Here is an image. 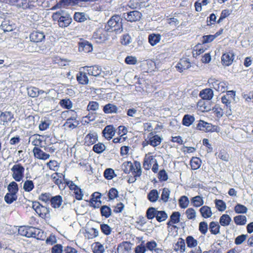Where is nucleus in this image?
I'll use <instances>...</instances> for the list:
<instances>
[{"label": "nucleus", "mask_w": 253, "mask_h": 253, "mask_svg": "<svg viewBox=\"0 0 253 253\" xmlns=\"http://www.w3.org/2000/svg\"><path fill=\"white\" fill-rule=\"evenodd\" d=\"M168 217V214L165 211H158L156 218L157 220L160 222L166 220Z\"/></svg>", "instance_id": "50"}, {"label": "nucleus", "mask_w": 253, "mask_h": 253, "mask_svg": "<svg viewBox=\"0 0 253 253\" xmlns=\"http://www.w3.org/2000/svg\"><path fill=\"white\" fill-rule=\"evenodd\" d=\"M72 22V18L69 14H65L60 16L58 24L61 27H67Z\"/></svg>", "instance_id": "16"}, {"label": "nucleus", "mask_w": 253, "mask_h": 253, "mask_svg": "<svg viewBox=\"0 0 253 253\" xmlns=\"http://www.w3.org/2000/svg\"><path fill=\"white\" fill-rule=\"evenodd\" d=\"M7 190L10 193L16 194L18 191V186L15 181L11 182L7 186Z\"/></svg>", "instance_id": "45"}, {"label": "nucleus", "mask_w": 253, "mask_h": 253, "mask_svg": "<svg viewBox=\"0 0 253 253\" xmlns=\"http://www.w3.org/2000/svg\"><path fill=\"white\" fill-rule=\"evenodd\" d=\"M185 243L184 240L180 238L179 239L177 243L175 244V250L179 251L180 252H183L185 251Z\"/></svg>", "instance_id": "47"}, {"label": "nucleus", "mask_w": 253, "mask_h": 253, "mask_svg": "<svg viewBox=\"0 0 253 253\" xmlns=\"http://www.w3.org/2000/svg\"><path fill=\"white\" fill-rule=\"evenodd\" d=\"M32 208L42 218H46L49 216V209L46 207L42 205L39 202H33Z\"/></svg>", "instance_id": "2"}, {"label": "nucleus", "mask_w": 253, "mask_h": 253, "mask_svg": "<svg viewBox=\"0 0 253 253\" xmlns=\"http://www.w3.org/2000/svg\"><path fill=\"white\" fill-rule=\"evenodd\" d=\"M18 234L21 236L27 237H35L36 232H40L39 230L32 227L21 226L18 228Z\"/></svg>", "instance_id": "4"}, {"label": "nucleus", "mask_w": 253, "mask_h": 253, "mask_svg": "<svg viewBox=\"0 0 253 253\" xmlns=\"http://www.w3.org/2000/svg\"><path fill=\"white\" fill-rule=\"evenodd\" d=\"M51 195L49 193H42L40 195L39 199L45 203L49 204L51 198Z\"/></svg>", "instance_id": "46"}, {"label": "nucleus", "mask_w": 253, "mask_h": 253, "mask_svg": "<svg viewBox=\"0 0 253 253\" xmlns=\"http://www.w3.org/2000/svg\"><path fill=\"white\" fill-rule=\"evenodd\" d=\"M158 211L154 208H149L146 212L147 217L149 219H152L154 217H156V214Z\"/></svg>", "instance_id": "58"}, {"label": "nucleus", "mask_w": 253, "mask_h": 253, "mask_svg": "<svg viewBox=\"0 0 253 253\" xmlns=\"http://www.w3.org/2000/svg\"><path fill=\"white\" fill-rule=\"evenodd\" d=\"M195 121L194 117L190 115H185L182 119V124L186 126H189Z\"/></svg>", "instance_id": "32"}, {"label": "nucleus", "mask_w": 253, "mask_h": 253, "mask_svg": "<svg viewBox=\"0 0 253 253\" xmlns=\"http://www.w3.org/2000/svg\"><path fill=\"white\" fill-rule=\"evenodd\" d=\"M28 95L31 97L38 96V88L36 87L31 86L27 88Z\"/></svg>", "instance_id": "60"}, {"label": "nucleus", "mask_w": 253, "mask_h": 253, "mask_svg": "<svg viewBox=\"0 0 253 253\" xmlns=\"http://www.w3.org/2000/svg\"><path fill=\"white\" fill-rule=\"evenodd\" d=\"M202 216L205 218L210 217L212 215V211L210 207L207 206L202 207L200 209Z\"/></svg>", "instance_id": "26"}, {"label": "nucleus", "mask_w": 253, "mask_h": 253, "mask_svg": "<svg viewBox=\"0 0 253 253\" xmlns=\"http://www.w3.org/2000/svg\"><path fill=\"white\" fill-rule=\"evenodd\" d=\"M131 249V244L128 242H123L117 249L118 253H129Z\"/></svg>", "instance_id": "15"}, {"label": "nucleus", "mask_w": 253, "mask_h": 253, "mask_svg": "<svg viewBox=\"0 0 253 253\" xmlns=\"http://www.w3.org/2000/svg\"><path fill=\"white\" fill-rule=\"evenodd\" d=\"M234 210L236 213H245L247 211V208L245 206L238 204L234 208Z\"/></svg>", "instance_id": "62"}, {"label": "nucleus", "mask_w": 253, "mask_h": 253, "mask_svg": "<svg viewBox=\"0 0 253 253\" xmlns=\"http://www.w3.org/2000/svg\"><path fill=\"white\" fill-rule=\"evenodd\" d=\"M17 199L16 194L7 193L4 196V199L5 202L8 204L12 203Z\"/></svg>", "instance_id": "44"}, {"label": "nucleus", "mask_w": 253, "mask_h": 253, "mask_svg": "<svg viewBox=\"0 0 253 253\" xmlns=\"http://www.w3.org/2000/svg\"><path fill=\"white\" fill-rule=\"evenodd\" d=\"M170 191L167 188H164L163 189L160 201H162L164 203L168 201L169 198Z\"/></svg>", "instance_id": "42"}, {"label": "nucleus", "mask_w": 253, "mask_h": 253, "mask_svg": "<svg viewBox=\"0 0 253 253\" xmlns=\"http://www.w3.org/2000/svg\"><path fill=\"white\" fill-rule=\"evenodd\" d=\"M64 181L66 183L70 189L74 191L76 198L78 200H82L83 199V194L80 188L76 185L71 181H67L66 179H64Z\"/></svg>", "instance_id": "6"}, {"label": "nucleus", "mask_w": 253, "mask_h": 253, "mask_svg": "<svg viewBox=\"0 0 253 253\" xmlns=\"http://www.w3.org/2000/svg\"><path fill=\"white\" fill-rule=\"evenodd\" d=\"M100 212L102 216L108 218L111 215L112 210L108 206H103L100 208Z\"/></svg>", "instance_id": "37"}, {"label": "nucleus", "mask_w": 253, "mask_h": 253, "mask_svg": "<svg viewBox=\"0 0 253 253\" xmlns=\"http://www.w3.org/2000/svg\"><path fill=\"white\" fill-rule=\"evenodd\" d=\"M78 125L79 123L78 121L75 118L73 117L68 119L64 126L69 128L74 129L76 128Z\"/></svg>", "instance_id": "30"}, {"label": "nucleus", "mask_w": 253, "mask_h": 253, "mask_svg": "<svg viewBox=\"0 0 253 253\" xmlns=\"http://www.w3.org/2000/svg\"><path fill=\"white\" fill-rule=\"evenodd\" d=\"M63 200L62 198L60 195H56L52 197L50 204L52 208L54 209L59 208L62 205Z\"/></svg>", "instance_id": "22"}, {"label": "nucleus", "mask_w": 253, "mask_h": 253, "mask_svg": "<svg viewBox=\"0 0 253 253\" xmlns=\"http://www.w3.org/2000/svg\"><path fill=\"white\" fill-rule=\"evenodd\" d=\"M34 188V183L32 180H27L23 184V189L26 192H30Z\"/></svg>", "instance_id": "52"}, {"label": "nucleus", "mask_w": 253, "mask_h": 253, "mask_svg": "<svg viewBox=\"0 0 253 253\" xmlns=\"http://www.w3.org/2000/svg\"><path fill=\"white\" fill-rule=\"evenodd\" d=\"M59 104L61 107L65 109H70L72 108L73 103L68 98L63 99L60 100Z\"/></svg>", "instance_id": "49"}, {"label": "nucleus", "mask_w": 253, "mask_h": 253, "mask_svg": "<svg viewBox=\"0 0 253 253\" xmlns=\"http://www.w3.org/2000/svg\"><path fill=\"white\" fill-rule=\"evenodd\" d=\"M191 203L195 207H200L204 204V200L202 197L196 196L191 199Z\"/></svg>", "instance_id": "34"}, {"label": "nucleus", "mask_w": 253, "mask_h": 253, "mask_svg": "<svg viewBox=\"0 0 253 253\" xmlns=\"http://www.w3.org/2000/svg\"><path fill=\"white\" fill-rule=\"evenodd\" d=\"M220 226L217 222L212 221L210 223L209 229L212 234L217 235L220 233Z\"/></svg>", "instance_id": "27"}, {"label": "nucleus", "mask_w": 253, "mask_h": 253, "mask_svg": "<svg viewBox=\"0 0 253 253\" xmlns=\"http://www.w3.org/2000/svg\"><path fill=\"white\" fill-rule=\"evenodd\" d=\"M92 250L94 253H104L105 252L103 245L99 242H96L92 245Z\"/></svg>", "instance_id": "38"}, {"label": "nucleus", "mask_w": 253, "mask_h": 253, "mask_svg": "<svg viewBox=\"0 0 253 253\" xmlns=\"http://www.w3.org/2000/svg\"><path fill=\"white\" fill-rule=\"evenodd\" d=\"M64 249L61 244H56L53 246L51 249V253H63Z\"/></svg>", "instance_id": "64"}, {"label": "nucleus", "mask_w": 253, "mask_h": 253, "mask_svg": "<svg viewBox=\"0 0 253 253\" xmlns=\"http://www.w3.org/2000/svg\"><path fill=\"white\" fill-rule=\"evenodd\" d=\"M187 217L189 219L194 220L196 216V212L193 208H188L185 211Z\"/></svg>", "instance_id": "57"}, {"label": "nucleus", "mask_w": 253, "mask_h": 253, "mask_svg": "<svg viewBox=\"0 0 253 253\" xmlns=\"http://www.w3.org/2000/svg\"><path fill=\"white\" fill-rule=\"evenodd\" d=\"M103 30H98L94 35V37L96 39L99 40V42H102L107 39L106 34L103 33Z\"/></svg>", "instance_id": "55"}, {"label": "nucleus", "mask_w": 253, "mask_h": 253, "mask_svg": "<svg viewBox=\"0 0 253 253\" xmlns=\"http://www.w3.org/2000/svg\"><path fill=\"white\" fill-rule=\"evenodd\" d=\"M142 16V14L138 11L134 10L123 14V17L127 21L130 22L139 21Z\"/></svg>", "instance_id": "5"}, {"label": "nucleus", "mask_w": 253, "mask_h": 253, "mask_svg": "<svg viewBox=\"0 0 253 253\" xmlns=\"http://www.w3.org/2000/svg\"><path fill=\"white\" fill-rule=\"evenodd\" d=\"M231 218L230 216L226 214H223L219 219V223L221 226H226L230 224Z\"/></svg>", "instance_id": "36"}, {"label": "nucleus", "mask_w": 253, "mask_h": 253, "mask_svg": "<svg viewBox=\"0 0 253 253\" xmlns=\"http://www.w3.org/2000/svg\"><path fill=\"white\" fill-rule=\"evenodd\" d=\"M77 80L80 84H88V79L85 72L81 71L77 75Z\"/></svg>", "instance_id": "23"}, {"label": "nucleus", "mask_w": 253, "mask_h": 253, "mask_svg": "<svg viewBox=\"0 0 253 253\" xmlns=\"http://www.w3.org/2000/svg\"><path fill=\"white\" fill-rule=\"evenodd\" d=\"M13 118V115L10 112L5 111L1 112L0 114V124L6 126L8 122H10Z\"/></svg>", "instance_id": "11"}, {"label": "nucleus", "mask_w": 253, "mask_h": 253, "mask_svg": "<svg viewBox=\"0 0 253 253\" xmlns=\"http://www.w3.org/2000/svg\"><path fill=\"white\" fill-rule=\"evenodd\" d=\"M161 39L160 34H151L148 36V41L152 46H154L159 43Z\"/></svg>", "instance_id": "25"}, {"label": "nucleus", "mask_w": 253, "mask_h": 253, "mask_svg": "<svg viewBox=\"0 0 253 253\" xmlns=\"http://www.w3.org/2000/svg\"><path fill=\"white\" fill-rule=\"evenodd\" d=\"M199 96L203 99L210 100L213 96V92L211 88H206L200 91Z\"/></svg>", "instance_id": "18"}, {"label": "nucleus", "mask_w": 253, "mask_h": 253, "mask_svg": "<svg viewBox=\"0 0 253 253\" xmlns=\"http://www.w3.org/2000/svg\"><path fill=\"white\" fill-rule=\"evenodd\" d=\"M190 164L193 169H197L201 166V161L197 157H193L190 161Z\"/></svg>", "instance_id": "43"}, {"label": "nucleus", "mask_w": 253, "mask_h": 253, "mask_svg": "<svg viewBox=\"0 0 253 253\" xmlns=\"http://www.w3.org/2000/svg\"><path fill=\"white\" fill-rule=\"evenodd\" d=\"M221 102L223 104H225L226 106L227 111L226 114L227 116L231 115V106L230 103L232 100L229 99V98L226 97L225 95L222 96Z\"/></svg>", "instance_id": "31"}, {"label": "nucleus", "mask_w": 253, "mask_h": 253, "mask_svg": "<svg viewBox=\"0 0 253 253\" xmlns=\"http://www.w3.org/2000/svg\"><path fill=\"white\" fill-rule=\"evenodd\" d=\"M154 159L153 156L145 157L143 162V167L145 169L149 170L151 167L152 164L154 163Z\"/></svg>", "instance_id": "33"}, {"label": "nucleus", "mask_w": 253, "mask_h": 253, "mask_svg": "<svg viewBox=\"0 0 253 253\" xmlns=\"http://www.w3.org/2000/svg\"><path fill=\"white\" fill-rule=\"evenodd\" d=\"M197 128L205 131H212V125L203 121H200L197 125Z\"/></svg>", "instance_id": "19"}, {"label": "nucleus", "mask_w": 253, "mask_h": 253, "mask_svg": "<svg viewBox=\"0 0 253 253\" xmlns=\"http://www.w3.org/2000/svg\"><path fill=\"white\" fill-rule=\"evenodd\" d=\"M37 0H18L16 6L21 7L24 10L33 9L36 7V3Z\"/></svg>", "instance_id": "7"}, {"label": "nucleus", "mask_w": 253, "mask_h": 253, "mask_svg": "<svg viewBox=\"0 0 253 253\" xmlns=\"http://www.w3.org/2000/svg\"><path fill=\"white\" fill-rule=\"evenodd\" d=\"M106 149L105 145L101 142L95 144L93 147V151L97 154H100L104 152Z\"/></svg>", "instance_id": "41"}, {"label": "nucleus", "mask_w": 253, "mask_h": 253, "mask_svg": "<svg viewBox=\"0 0 253 253\" xmlns=\"http://www.w3.org/2000/svg\"><path fill=\"white\" fill-rule=\"evenodd\" d=\"M98 140V135L95 132H90L84 138V144L90 146L94 144Z\"/></svg>", "instance_id": "10"}, {"label": "nucleus", "mask_w": 253, "mask_h": 253, "mask_svg": "<svg viewBox=\"0 0 253 253\" xmlns=\"http://www.w3.org/2000/svg\"><path fill=\"white\" fill-rule=\"evenodd\" d=\"M162 140V138L161 136L157 134H154L153 132H151L148 136L147 144L156 147L161 144Z\"/></svg>", "instance_id": "9"}, {"label": "nucleus", "mask_w": 253, "mask_h": 253, "mask_svg": "<svg viewBox=\"0 0 253 253\" xmlns=\"http://www.w3.org/2000/svg\"><path fill=\"white\" fill-rule=\"evenodd\" d=\"M189 203L188 198L185 196H181L179 200V206L182 209L186 208L188 206Z\"/></svg>", "instance_id": "51"}, {"label": "nucleus", "mask_w": 253, "mask_h": 253, "mask_svg": "<svg viewBox=\"0 0 253 253\" xmlns=\"http://www.w3.org/2000/svg\"><path fill=\"white\" fill-rule=\"evenodd\" d=\"M123 19L119 15L113 16L105 26L106 31L120 34L123 31Z\"/></svg>", "instance_id": "1"}, {"label": "nucleus", "mask_w": 253, "mask_h": 253, "mask_svg": "<svg viewBox=\"0 0 253 253\" xmlns=\"http://www.w3.org/2000/svg\"><path fill=\"white\" fill-rule=\"evenodd\" d=\"M30 139L32 140V144L34 146H40L42 143V140L40 138V135L39 134H36L32 135Z\"/></svg>", "instance_id": "53"}, {"label": "nucleus", "mask_w": 253, "mask_h": 253, "mask_svg": "<svg viewBox=\"0 0 253 253\" xmlns=\"http://www.w3.org/2000/svg\"><path fill=\"white\" fill-rule=\"evenodd\" d=\"M34 156L40 160H45L49 158L50 155L44 152L40 148L35 147L33 149Z\"/></svg>", "instance_id": "13"}, {"label": "nucleus", "mask_w": 253, "mask_h": 253, "mask_svg": "<svg viewBox=\"0 0 253 253\" xmlns=\"http://www.w3.org/2000/svg\"><path fill=\"white\" fill-rule=\"evenodd\" d=\"M219 34L216 33L215 35H206L203 37L202 42L203 43H209L213 41L216 37L218 36Z\"/></svg>", "instance_id": "56"}, {"label": "nucleus", "mask_w": 253, "mask_h": 253, "mask_svg": "<svg viewBox=\"0 0 253 253\" xmlns=\"http://www.w3.org/2000/svg\"><path fill=\"white\" fill-rule=\"evenodd\" d=\"M82 69L85 70L89 75L95 77L100 75L102 71L101 67L97 65L82 67L80 69V70H81Z\"/></svg>", "instance_id": "8"}, {"label": "nucleus", "mask_w": 253, "mask_h": 253, "mask_svg": "<svg viewBox=\"0 0 253 253\" xmlns=\"http://www.w3.org/2000/svg\"><path fill=\"white\" fill-rule=\"evenodd\" d=\"M134 169H133L132 172L134 173V177H139L141 175L142 170L141 164L139 162L135 161L133 165Z\"/></svg>", "instance_id": "40"}, {"label": "nucleus", "mask_w": 253, "mask_h": 253, "mask_svg": "<svg viewBox=\"0 0 253 253\" xmlns=\"http://www.w3.org/2000/svg\"><path fill=\"white\" fill-rule=\"evenodd\" d=\"M99 104L96 101H90L87 106L86 109L88 111H95L99 109Z\"/></svg>", "instance_id": "54"}, {"label": "nucleus", "mask_w": 253, "mask_h": 253, "mask_svg": "<svg viewBox=\"0 0 253 253\" xmlns=\"http://www.w3.org/2000/svg\"><path fill=\"white\" fill-rule=\"evenodd\" d=\"M143 5V3L140 0H130L128 6L132 9L140 8Z\"/></svg>", "instance_id": "39"}, {"label": "nucleus", "mask_w": 253, "mask_h": 253, "mask_svg": "<svg viewBox=\"0 0 253 253\" xmlns=\"http://www.w3.org/2000/svg\"><path fill=\"white\" fill-rule=\"evenodd\" d=\"M102 133L105 138L110 140L115 135V132L112 126H107L103 129Z\"/></svg>", "instance_id": "20"}, {"label": "nucleus", "mask_w": 253, "mask_h": 253, "mask_svg": "<svg viewBox=\"0 0 253 253\" xmlns=\"http://www.w3.org/2000/svg\"><path fill=\"white\" fill-rule=\"evenodd\" d=\"M234 220L236 224L243 225L246 223L247 218L245 215H239L234 217Z\"/></svg>", "instance_id": "48"}, {"label": "nucleus", "mask_w": 253, "mask_h": 253, "mask_svg": "<svg viewBox=\"0 0 253 253\" xmlns=\"http://www.w3.org/2000/svg\"><path fill=\"white\" fill-rule=\"evenodd\" d=\"M79 49L80 51L88 53L91 52L93 48L92 44L89 42L84 41L80 43Z\"/></svg>", "instance_id": "21"}, {"label": "nucleus", "mask_w": 253, "mask_h": 253, "mask_svg": "<svg viewBox=\"0 0 253 253\" xmlns=\"http://www.w3.org/2000/svg\"><path fill=\"white\" fill-rule=\"evenodd\" d=\"M159 198V193L156 189H153L151 190L147 195L148 199L153 203L157 202Z\"/></svg>", "instance_id": "28"}, {"label": "nucleus", "mask_w": 253, "mask_h": 253, "mask_svg": "<svg viewBox=\"0 0 253 253\" xmlns=\"http://www.w3.org/2000/svg\"><path fill=\"white\" fill-rule=\"evenodd\" d=\"M115 175L114 170L112 169H107L104 172V177L109 180L113 178Z\"/></svg>", "instance_id": "61"}, {"label": "nucleus", "mask_w": 253, "mask_h": 253, "mask_svg": "<svg viewBox=\"0 0 253 253\" xmlns=\"http://www.w3.org/2000/svg\"><path fill=\"white\" fill-rule=\"evenodd\" d=\"M118 107L112 104L109 103L104 106L103 111L106 114H112L117 113Z\"/></svg>", "instance_id": "29"}, {"label": "nucleus", "mask_w": 253, "mask_h": 253, "mask_svg": "<svg viewBox=\"0 0 253 253\" xmlns=\"http://www.w3.org/2000/svg\"><path fill=\"white\" fill-rule=\"evenodd\" d=\"M234 54L232 52L224 53L221 57V62L223 65L229 66L232 64L234 59Z\"/></svg>", "instance_id": "12"}, {"label": "nucleus", "mask_w": 253, "mask_h": 253, "mask_svg": "<svg viewBox=\"0 0 253 253\" xmlns=\"http://www.w3.org/2000/svg\"><path fill=\"white\" fill-rule=\"evenodd\" d=\"M227 86V83L220 81L215 90L218 92H224L226 90Z\"/></svg>", "instance_id": "59"}, {"label": "nucleus", "mask_w": 253, "mask_h": 253, "mask_svg": "<svg viewBox=\"0 0 253 253\" xmlns=\"http://www.w3.org/2000/svg\"><path fill=\"white\" fill-rule=\"evenodd\" d=\"M122 169L125 173H129L132 172L134 166L132 163L130 162H125L122 165Z\"/></svg>", "instance_id": "35"}, {"label": "nucleus", "mask_w": 253, "mask_h": 253, "mask_svg": "<svg viewBox=\"0 0 253 253\" xmlns=\"http://www.w3.org/2000/svg\"><path fill=\"white\" fill-rule=\"evenodd\" d=\"M191 66L190 62L186 59H181L177 64L175 67L179 72H182L184 70L189 68Z\"/></svg>", "instance_id": "17"}, {"label": "nucleus", "mask_w": 253, "mask_h": 253, "mask_svg": "<svg viewBox=\"0 0 253 253\" xmlns=\"http://www.w3.org/2000/svg\"><path fill=\"white\" fill-rule=\"evenodd\" d=\"M1 28L4 32H10L15 28L14 24L9 20H5L1 24Z\"/></svg>", "instance_id": "24"}, {"label": "nucleus", "mask_w": 253, "mask_h": 253, "mask_svg": "<svg viewBox=\"0 0 253 253\" xmlns=\"http://www.w3.org/2000/svg\"><path fill=\"white\" fill-rule=\"evenodd\" d=\"M12 178L17 182L23 179L24 177L25 168L20 164L14 165L11 169Z\"/></svg>", "instance_id": "3"}, {"label": "nucleus", "mask_w": 253, "mask_h": 253, "mask_svg": "<svg viewBox=\"0 0 253 253\" xmlns=\"http://www.w3.org/2000/svg\"><path fill=\"white\" fill-rule=\"evenodd\" d=\"M45 36L43 32L33 31L30 36L31 41L34 43L41 42L44 39Z\"/></svg>", "instance_id": "14"}, {"label": "nucleus", "mask_w": 253, "mask_h": 253, "mask_svg": "<svg viewBox=\"0 0 253 253\" xmlns=\"http://www.w3.org/2000/svg\"><path fill=\"white\" fill-rule=\"evenodd\" d=\"M186 243L188 247L193 248L197 245V241L193 237L189 236L186 238Z\"/></svg>", "instance_id": "63"}]
</instances>
